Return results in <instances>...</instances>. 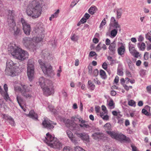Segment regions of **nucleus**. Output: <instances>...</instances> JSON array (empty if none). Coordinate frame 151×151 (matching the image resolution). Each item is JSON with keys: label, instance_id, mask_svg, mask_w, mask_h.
I'll return each instance as SVG.
<instances>
[{"label": "nucleus", "instance_id": "de8ad7c7", "mask_svg": "<svg viewBox=\"0 0 151 151\" xmlns=\"http://www.w3.org/2000/svg\"><path fill=\"white\" fill-rule=\"evenodd\" d=\"M123 86L124 88L127 91H128L129 90V88L131 89L132 88V86H128L126 84H124Z\"/></svg>", "mask_w": 151, "mask_h": 151}, {"label": "nucleus", "instance_id": "bb28decb", "mask_svg": "<svg viewBox=\"0 0 151 151\" xmlns=\"http://www.w3.org/2000/svg\"><path fill=\"white\" fill-rule=\"evenodd\" d=\"M118 53L120 55H122L124 54L125 51V48L124 46L122 45L118 49Z\"/></svg>", "mask_w": 151, "mask_h": 151}, {"label": "nucleus", "instance_id": "6e6d98bb", "mask_svg": "<svg viewBox=\"0 0 151 151\" xmlns=\"http://www.w3.org/2000/svg\"><path fill=\"white\" fill-rule=\"evenodd\" d=\"M144 39V37L141 35H139L138 38V40L139 42H141L143 41Z\"/></svg>", "mask_w": 151, "mask_h": 151}, {"label": "nucleus", "instance_id": "a211bd4d", "mask_svg": "<svg viewBox=\"0 0 151 151\" xmlns=\"http://www.w3.org/2000/svg\"><path fill=\"white\" fill-rule=\"evenodd\" d=\"M51 83L50 81L45 79L43 77H41L39 79V83L42 88Z\"/></svg>", "mask_w": 151, "mask_h": 151}, {"label": "nucleus", "instance_id": "f704fd0d", "mask_svg": "<svg viewBox=\"0 0 151 151\" xmlns=\"http://www.w3.org/2000/svg\"><path fill=\"white\" fill-rule=\"evenodd\" d=\"M108 105L109 106V109H113L115 107V104L112 100H111L109 101Z\"/></svg>", "mask_w": 151, "mask_h": 151}, {"label": "nucleus", "instance_id": "4c0bfd02", "mask_svg": "<svg viewBox=\"0 0 151 151\" xmlns=\"http://www.w3.org/2000/svg\"><path fill=\"white\" fill-rule=\"evenodd\" d=\"M104 127L106 130H110L111 128V126L110 123H107L104 125Z\"/></svg>", "mask_w": 151, "mask_h": 151}, {"label": "nucleus", "instance_id": "a878e982", "mask_svg": "<svg viewBox=\"0 0 151 151\" xmlns=\"http://www.w3.org/2000/svg\"><path fill=\"white\" fill-rule=\"evenodd\" d=\"M17 102L21 108L24 111H25L26 110V109H25L24 106H23L22 105V103L23 102V100L22 99V98L19 96H17Z\"/></svg>", "mask_w": 151, "mask_h": 151}, {"label": "nucleus", "instance_id": "8fccbe9b", "mask_svg": "<svg viewBox=\"0 0 151 151\" xmlns=\"http://www.w3.org/2000/svg\"><path fill=\"white\" fill-rule=\"evenodd\" d=\"M96 49L97 51H99L101 49V43H99L98 45H97L96 47Z\"/></svg>", "mask_w": 151, "mask_h": 151}, {"label": "nucleus", "instance_id": "2f4dec72", "mask_svg": "<svg viewBox=\"0 0 151 151\" xmlns=\"http://www.w3.org/2000/svg\"><path fill=\"white\" fill-rule=\"evenodd\" d=\"M99 74L101 77L103 79H106L107 78V76L105 71L103 70H100Z\"/></svg>", "mask_w": 151, "mask_h": 151}, {"label": "nucleus", "instance_id": "f257e3e1", "mask_svg": "<svg viewBox=\"0 0 151 151\" xmlns=\"http://www.w3.org/2000/svg\"><path fill=\"white\" fill-rule=\"evenodd\" d=\"M26 12L28 16L33 19L37 18L41 14L42 7L38 1L34 0L29 4Z\"/></svg>", "mask_w": 151, "mask_h": 151}, {"label": "nucleus", "instance_id": "39448f33", "mask_svg": "<svg viewBox=\"0 0 151 151\" xmlns=\"http://www.w3.org/2000/svg\"><path fill=\"white\" fill-rule=\"evenodd\" d=\"M38 62L42 71L45 75L51 77L54 76V72L52 70V67L50 65H46L40 60H39Z\"/></svg>", "mask_w": 151, "mask_h": 151}, {"label": "nucleus", "instance_id": "bf43d9fd", "mask_svg": "<svg viewBox=\"0 0 151 151\" xmlns=\"http://www.w3.org/2000/svg\"><path fill=\"white\" fill-rule=\"evenodd\" d=\"M125 74L128 77H131L132 75L130 72L127 70L125 71Z\"/></svg>", "mask_w": 151, "mask_h": 151}, {"label": "nucleus", "instance_id": "6e6552de", "mask_svg": "<svg viewBox=\"0 0 151 151\" xmlns=\"http://www.w3.org/2000/svg\"><path fill=\"white\" fill-rule=\"evenodd\" d=\"M30 60L28 62L27 73L29 80L31 81L34 77V66L33 63H30Z\"/></svg>", "mask_w": 151, "mask_h": 151}, {"label": "nucleus", "instance_id": "c9c22d12", "mask_svg": "<svg viewBox=\"0 0 151 151\" xmlns=\"http://www.w3.org/2000/svg\"><path fill=\"white\" fill-rule=\"evenodd\" d=\"M88 83L89 85L90 88L91 90H93L95 88V85L93 83H92L91 81L90 80L88 81Z\"/></svg>", "mask_w": 151, "mask_h": 151}, {"label": "nucleus", "instance_id": "cd10ccee", "mask_svg": "<svg viewBox=\"0 0 151 151\" xmlns=\"http://www.w3.org/2000/svg\"><path fill=\"white\" fill-rule=\"evenodd\" d=\"M129 50L130 53L132 55L136 50L135 49L134 45L132 44L129 43Z\"/></svg>", "mask_w": 151, "mask_h": 151}, {"label": "nucleus", "instance_id": "2eb2a0df", "mask_svg": "<svg viewBox=\"0 0 151 151\" xmlns=\"http://www.w3.org/2000/svg\"><path fill=\"white\" fill-rule=\"evenodd\" d=\"M10 24L11 27L12 28L13 30H14V28L16 27V23L15 21V17L14 11H12L10 12Z\"/></svg>", "mask_w": 151, "mask_h": 151}, {"label": "nucleus", "instance_id": "052dcab7", "mask_svg": "<svg viewBox=\"0 0 151 151\" xmlns=\"http://www.w3.org/2000/svg\"><path fill=\"white\" fill-rule=\"evenodd\" d=\"M76 37L75 36V35L74 34L71 37V39L73 41H76L77 40V39L76 38Z\"/></svg>", "mask_w": 151, "mask_h": 151}, {"label": "nucleus", "instance_id": "774afa93", "mask_svg": "<svg viewBox=\"0 0 151 151\" xmlns=\"http://www.w3.org/2000/svg\"><path fill=\"white\" fill-rule=\"evenodd\" d=\"M111 41L110 40L108 39L107 38L106 39V41H105V44L107 45H109L111 44Z\"/></svg>", "mask_w": 151, "mask_h": 151}, {"label": "nucleus", "instance_id": "9d476101", "mask_svg": "<svg viewBox=\"0 0 151 151\" xmlns=\"http://www.w3.org/2000/svg\"><path fill=\"white\" fill-rule=\"evenodd\" d=\"M21 21L24 33L27 35H29L31 29L30 25L24 19L22 18H21Z\"/></svg>", "mask_w": 151, "mask_h": 151}, {"label": "nucleus", "instance_id": "423d86ee", "mask_svg": "<svg viewBox=\"0 0 151 151\" xmlns=\"http://www.w3.org/2000/svg\"><path fill=\"white\" fill-rule=\"evenodd\" d=\"M14 89L16 91L21 92L22 95L26 98H30L31 97L29 92L30 90L26 85H21L20 86H16Z\"/></svg>", "mask_w": 151, "mask_h": 151}, {"label": "nucleus", "instance_id": "412c9836", "mask_svg": "<svg viewBox=\"0 0 151 151\" xmlns=\"http://www.w3.org/2000/svg\"><path fill=\"white\" fill-rule=\"evenodd\" d=\"M27 116L32 118L33 119H37L38 118L37 114L33 110H31L28 114H25Z\"/></svg>", "mask_w": 151, "mask_h": 151}, {"label": "nucleus", "instance_id": "603ef678", "mask_svg": "<svg viewBox=\"0 0 151 151\" xmlns=\"http://www.w3.org/2000/svg\"><path fill=\"white\" fill-rule=\"evenodd\" d=\"M148 55H149L148 52H145L144 55V58L145 60H147L148 59Z\"/></svg>", "mask_w": 151, "mask_h": 151}, {"label": "nucleus", "instance_id": "0e129e2a", "mask_svg": "<svg viewBox=\"0 0 151 151\" xmlns=\"http://www.w3.org/2000/svg\"><path fill=\"white\" fill-rule=\"evenodd\" d=\"M80 119V118H77V117H74V116L72 117L71 118V121L72 122V121H73V123H74V122L75 121H77L78 120H79V119Z\"/></svg>", "mask_w": 151, "mask_h": 151}, {"label": "nucleus", "instance_id": "09e8293b", "mask_svg": "<svg viewBox=\"0 0 151 151\" xmlns=\"http://www.w3.org/2000/svg\"><path fill=\"white\" fill-rule=\"evenodd\" d=\"M113 26L117 29V28H120V25L118 24V23L117 22H115L113 24Z\"/></svg>", "mask_w": 151, "mask_h": 151}, {"label": "nucleus", "instance_id": "9b49d317", "mask_svg": "<svg viewBox=\"0 0 151 151\" xmlns=\"http://www.w3.org/2000/svg\"><path fill=\"white\" fill-rule=\"evenodd\" d=\"M34 31L37 33L39 34L41 36L42 39L44 37L43 32L44 31V29L43 27V24L41 22H39L37 23L34 29Z\"/></svg>", "mask_w": 151, "mask_h": 151}, {"label": "nucleus", "instance_id": "c03bdc74", "mask_svg": "<svg viewBox=\"0 0 151 151\" xmlns=\"http://www.w3.org/2000/svg\"><path fill=\"white\" fill-rule=\"evenodd\" d=\"M106 23V22L105 19H104L102 21L99 26L100 28H101L102 27L104 26Z\"/></svg>", "mask_w": 151, "mask_h": 151}, {"label": "nucleus", "instance_id": "f8f14e48", "mask_svg": "<svg viewBox=\"0 0 151 151\" xmlns=\"http://www.w3.org/2000/svg\"><path fill=\"white\" fill-rule=\"evenodd\" d=\"M4 88L5 91H4L2 89L0 86V93L1 95L4 97V99L7 101L9 99V96L7 93L8 88L6 84H5L4 86Z\"/></svg>", "mask_w": 151, "mask_h": 151}, {"label": "nucleus", "instance_id": "79ce46f5", "mask_svg": "<svg viewBox=\"0 0 151 151\" xmlns=\"http://www.w3.org/2000/svg\"><path fill=\"white\" fill-rule=\"evenodd\" d=\"M104 151H112L113 150L108 146H106L104 147Z\"/></svg>", "mask_w": 151, "mask_h": 151}, {"label": "nucleus", "instance_id": "72a5a7b5", "mask_svg": "<svg viewBox=\"0 0 151 151\" xmlns=\"http://www.w3.org/2000/svg\"><path fill=\"white\" fill-rule=\"evenodd\" d=\"M117 33L118 29H114L111 30L110 32V35L111 37H114L116 35Z\"/></svg>", "mask_w": 151, "mask_h": 151}, {"label": "nucleus", "instance_id": "4d7b16f0", "mask_svg": "<svg viewBox=\"0 0 151 151\" xmlns=\"http://www.w3.org/2000/svg\"><path fill=\"white\" fill-rule=\"evenodd\" d=\"M96 55V53L93 51H91L90 52L89 56L90 57H92Z\"/></svg>", "mask_w": 151, "mask_h": 151}, {"label": "nucleus", "instance_id": "dca6fc26", "mask_svg": "<svg viewBox=\"0 0 151 151\" xmlns=\"http://www.w3.org/2000/svg\"><path fill=\"white\" fill-rule=\"evenodd\" d=\"M93 138L96 140L103 139L105 137L104 135L102 133L95 132L92 134Z\"/></svg>", "mask_w": 151, "mask_h": 151}, {"label": "nucleus", "instance_id": "ddd939ff", "mask_svg": "<svg viewBox=\"0 0 151 151\" xmlns=\"http://www.w3.org/2000/svg\"><path fill=\"white\" fill-rule=\"evenodd\" d=\"M52 124V121H50L47 118H45L42 123V125L44 127L51 129L54 127Z\"/></svg>", "mask_w": 151, "mask_h": 151}, {"label": "nucleus", "instance_id": "13d9d810", "mask_svg": "<svg viewBox=\"0 0 151 151\" xmlns=\"http://www.w3.org/2000/svg\"><path fill=\"white\" fill-rule=\"evenodd\" d=\"M101 108L99 106H96L95 107V110L96 113H99L100 112Z\"/></svg>", "mask_w": 151, "mask_h": 151}, {"label": "nucleus", "instance_id": "4be33fe9", "mask_svg": "<svg viewBox=\"0 0 151 151\" xmlns=\"http://www.w3.org/2000/svg\"><path fill=\"white\" fill-rule=\"evenodd\" d=\"M145 109H142V113L144 114L147 116H150L151 114L147 111H150V107L149 106H146L145 107Z\"/></svg>", "mask_w": 151, "mask_h": 151}, {"label": "nucleus", "instance_id": "5701e85b", "mask_svg": "<svg viewBox=\"0 0 151 151\" xmlns=\"http://www.w3.org/2000/svg\"><path fill=\"white\" fill-rule=\"evenodd\" d=\"M77 136L82 140L87 141L89 139V136L85 133L77 134Z\"/></svg>", "mask_w": 151, "mask_h": 151}, {"label": "nucleus", "instance_id": "7c9ffc66", "mask_svg": "<svg viewBox=\"0 0 151 151\" xmlns=\"http://www.w3.org/2000/svg\"><path fill=\"white\" fill-rule=\"evenodd\" d=\"M96 8L94 6H92L88 10V12L90 14L93 15L96 12Z\"/></svg>", "mask_w": 151, "mask_h": 151}, {"label": "nucleus", "instance_id": "b1692460", "mask_svg": "<svg viewBox=\"0 0 151 151\" xmlns=\"http://www.w3.org/2000/svg\"><path fill=\"white\" fill-rule=\"evenodd\" d=\"M107 111H103L101 112L100 116L103 119V120H108L109 119V116L107 115Z\"/></svg>", "mask_w": 151, "mask_h": 151}, {"label": "nucleus", "instance_id": "6ab92c4d", "mask_svg": "<svg viewBox=\"0 0 151 151\" xmlns=\"http://www.w3.org/2000/svg\"><path fill=\"white\" fill-rule=\"evenodd\" d=\"M66 134L70 140L75 144L78 143L77 140L74 137L73 133L70 130H68L66 131Z\"/></svg>", "mask_w": 151, "mask_h": 151}, {"label": "nucleus", "instance_id": "a18cd8bd", "mask_svg": "<svg viewBox=\"0 0 151 151\" xmlns=\"http://www.w3.org/2000/svg\"><path fill=\"white\" fill-rule=\"evenodd\" d=\"M93 81L94 83L98 85H100L101 84V82L97 78H94L93 80Z\"/></svg>", "mask_w": 151, "mask_h": 151}, {"label": "nucleus", "instance_id": "20e7f679", "mask_svg": "<svg viewBox=\"0 0 151 151\" xmlns=\"http://www.w3.org/2000/svg\"><path fill=\"white\" fill-rule=\"evenodd\" d=\"M42 37H34L31 38L29 37H25L23 39L22 42L27 47L31 48L35 47L34 44L42 41Z\"/></svg>", "mask_w": 151, "mask_h": 151}, {"label": "nucleus", "instance_id": "3c124183", "mask_svg": "<svg viewBox=\"0 0 151 151\" xmlns=\"http://www.w3.org/2000/svg\"><path fill=\"white\" fill-rule=\"evenodd\" d=\"M102 66L104 69L106 70L107 68V64L106 62H104L103 63Z\"/></svg>", "mask_w": 151, "mask_h": 151}, {"label": "nucleus", "instance_id": "4468645a", "mask_svg": "<svg viewBox=\"0 0 151 151\" xmlns=\"http://www.w3.org/2000/svg\"><path fill=\"white\" fill-rule=\"evenodd\" d=\"M64 122L66 124L67 127H68L71 130H74L76 129V127L77 125L75 123H72V121L69 119L65 120Z\"/></svg>", "mask_w": 151, "mask_h": 151}, {"label": "nucleus", "instance_id": "c85d7f7f", "mask_svg": "<svg viewBox=\"0 0 151 151\" xmlns=\"http://www.w3.org/2000/svg\"><path fill=\"white\" fill-rule=\"evenodd\" d=\"M137 46L139 50L142 51H144L145 48V45L144 42L137 43Z\"/></svg>", "mask_w": 151, "mask_h": 151}, {"label": "nucleus", "instance_id": "aec40b11", "mask_svg": "<svg viewBox=\"0 0 151 151\" xmlns=\"http://www.w3.org/2000/svg\"><path fill=\"white\" fill-rule=\"evenodd\" d=\"M79 123H80L79 125L81 127L84 128H88L90 127L87 122L83 120L82 118L79 119Z\"/></svg>", "mask_w": 151, "mask_h": 151}, {"label": "nucleus", "instance_id": "e433bc0d", "mask_svg": "<svg viewBox=\"0 0 151 151\" xmlns=\"http://www.w3.org/2000/svg\"><path fill=\"white\" fill-rule=\"evenodd\" d=\"M128 104L131 106L135 107L136 106V102L133 100H131L128 102Z\"/></svg>", "mask_w": 151, "mask_h": 151}, {"label": "nucleus", "instance_id": "864d4df0", "mask_svg": "<svg viewBox=\"0 0 151 151\" xmlns=\"http://www.w3.org/2000/svg\"><path fill=\"white\" fill-rule=\"evenodd\" d=\"M149 33L145 35V37L151 42V36Z\"/></svg>", "mask_w": 151, "mask_h": 151}, {"label": "nucleus", "instance_id": "49530a36", "mask_svg": "<svg viewBox=\"0 0 151 151\" xmlns=\"http://www.w3.org/2000/svg\"><path fill=\"white\" fill-rule=\"evenodd\" d=\"M123 74L122 70V69L118 68L117 69V74L119 76H122Z\"/></svg>", "mask_w": 151, "mask_h": 151}, {"label": "nucleus", "instance_id": "ea45409f", "mask_svg": "<svg viewBox=\"0 0 151 151\" xmlns=\"http://www.w3.org/2000/svg\"><path fill=\"white\" fill-rule=\"evenodd\" d=\"M132 55L136 58H137L138 57H140L141 54H140L139 52L136 50Z\"/></svg>", "mask_w": 151, "mask_h": 151}, {"label": "nucleus", "instance_id": "338daca9", "mask_svg": "<svg viewBox=\"0 0 151 151\" xmlns=\"http://www.w3.org/2000/svg\"><path fill=\"white\" fill-rule=\"evenodd\" d=\"M131 147L132 151H139L137 147L134 146L132 145Z\"/></svg>", "mask_w": 151, "mask_h": 151}, {"label": "nucleus", "instance_id": "e2e57ef3", "mask_svg": "<svg viewBox=\"0 0 151 151\" xmlns=\"http://www.w3.org/2000/svg\"><path fill=\"white\" fill-rule=\"evenodd\" d=\"M10 124L12 126H14L15 124L13 119L10 117Z\"/></svg>", "mask_w": 151, "mask_h": 151}, {"label": "nucleus", "instance_id": "f03ea898", "mask_svg": "<svg viewBox=\"0 0 151 151\" xmlns=\"http://www.w3.org/2000/svg\"><path fill=\"white\" fill-rule=\"evenodd\" d=\"M10 51L13 57L19 60H24L28 58V52L18 47H16L15 44H12L11 45V44H10Z\"/></svg>", "mask_w": 151, "mask_h": 151}, {"label": "nucleus", "instance_id": "0eeeda50", "mask_svg": "<svg viewBox=\"0 0 151 151\" xmlns=\"http://www.w3.org/2000/svg\"><path fill=\"white\" fill-rule=\"evenodd\" d=\"M106 133L112 138L119 141H129L130 139L121 133H119L114 131H106Z\"/></svg>", "mask_w": 151, "mask_h": 151}, {"label": "nucleus", "instance_id": "a19ab883", "mask_svg": "<svg viewBox=\"0 0 151 151\" xmlns=\"http://www.w3.org/2000/svg\"><path fill=\"white\" fill-rule=\"evenodd\" d=\"M99 73L98 70L97 69H95L93 70V73H92V75L96 77L98 75Z\"/></svg>", "mask_w": 151, "mask_h": 151}, {"label": "nucleus", "instance_id": "680f3d73", "mask_svg": "<svg viewBox=\"0 0 151 151\" xmlns=\"http://www.w3.org/2000/svg\"><path fill=\"white\" fill-rule=\"evenodd\" d=\"M71 148L69 147H65L63 149V151H71Z\"/></svg>", "mask_w": 151, "mask_h": 151}, {"label": "nucleus", "instance_id": "69168bd1", "mask_svg": "<svg viewBox=\"0 0 151 151\" xmlns=\"http://www.w3.org/2000/svg\"><path fill=\"white\" fill-rule=\"evenodd\" d=\"M126 62L128 64V65L129 64H132V62L131 60L129 58H126Z\"/></svg>", "mask_w": 151, "mask_h": 151}, {"label": "nucleus", "instance_id": "5fc2aeb1", "mask_svg": "<svg viewBox=\"0 0 151 151\" xmlns=\"http://www.w3.org/2000/svg\"><path fill=\"white\" fill-rule=\"evenodd\" d=\"M9 67H8L7 66L6 69L5 70V73L7 75H9Z\"/></svg>", "mask_w": 151, "mask_h": 151}, {"label": "nucleus", "instance_id": "393cba45", "mask_svg": "<svg viewBox=\"0 0 151 151\" xmlns=\"http://www.w3.org/2000/svg\"><path fill=\"white\" fill-rule=\"evenodd\" d=\"M109 49L110 51L113 52L115 51L116 50V43L115 41L111 43L109 46Z\"/></svg>", "mask_w": 151, "mask_h": 151}, {"label": "nucleus", "instance_id": "473e14b6", "mask_svg": "<svg viewBox=\"0 0 151 151\" xmlns=\"http://www.w3.org/2000/svg\"><path fill=\"white\" fill-rule=\"evenodd\" d=\"M59 12V10L58 9L57 11L55 12L53 14H52L51 15V17H50L49 18L50 20L51 21L52 19L54 18L57 17L58 16Z\"/></svg>", "mask_w": 151, "mask_h": 151}, {"label": "nucleus", "instance_id": "37998d69", "mask_svg": "<svg viewBox=\"0 0 151 151\" xmlns=\"http://www.w3.org/2000/svg\"><path fill=\"white\" fill-rule=\"evenodd\" d=\"M88 73L90 75H91L93 69L92 66L91 65H89L88 66Z\"/></svg>", "mask_w": 151, "mask_h": 151}, {"label": "nucleus", "instance_id": "7ed1b4c3", "mask_svg": "<svg viewBox=\"0 0 151 151\" xmlns=\"http://www.w3.org/2000/svg\"><path fill=\"white\" fill-rule=\"evenodd\" d=\"M44 141L51 147L55 149H60L61 147V143L56 138L49 132L46 134Z\"/></svg>", "mask_w": 151, "mask_h": 151}, {"label": "nucleus", "instance_id": "f3484780", "mask_svg": "<svg viewBox=\"0 0 151 151\" xmlns=\"http://www.w3.org/2000/svg\"><path fill=\"white\" fill-rule=\"evenodd\" d=\"M11 70L10 72V75L12 76H14L17 75L18 72V68L14 64L11 66Z\"/></svg>", "mask_w": 151, "mask_h": 151}, {"label": "nucleus", "instance_id": "c756f323", "mask_svg": "<svg viewBox=\"0 0 151 151\" xmlns=\"http://www.w3.org/2000/svg\"><path fill=\"white\" fill-rule=\"evenodd\" d=\"M123 10L122 8L118 9L116 10L117 18L119 19L121 18L122 13Z\"/></svg>", "mask_w": 151, "mask_h": 151}, {"label": "nucleus", "instance_id": "58836bf2", "mask_svg": "<svg viewBox=\"0 0 151 151\" xmlns=\"http://www.w3.org/2000/svg\"><path fill=\"white\" fill-rule=\"evenodd\" d=\"M107 59L108 60L111 62V64H114L116 63V60L112 58L110 56H108Z\"/></svg>", "mask_w": 151, "mask_h": 151}, {"label": "nucleus", "instance_id": "1a4fd4ad", "mask_svg": "<svg viewBox=\"0 0 151 151\" xmlns=\"http://www.w3.org/2000/svg\"><path fill=\"white\" fill-rule=\"evenodd\" d=\"M42 89L44 94L47 96L50 95L54 91V86L51 83L43 87Z\"/></svg>", "mask_w": 151, "mask_h": 151}]
</instances>
